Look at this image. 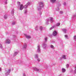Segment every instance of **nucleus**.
<instances>
[{
  "mask_svg": "<svg viewBox=\"0 0 76 76\" xmlns=\"http://www.w3.org/2000/svg\"><path fill=\"white\" fill-rule=\"evenodd\" d=\"M51 2H52V3H54V2H56V0H50Z\"/></svg>",
  "mask_w": 76,
  "mask_h": 76,
  "instance_id": "nucleus-7",
  "label": "nucleus"
},
{
  "mask_svg": "<svg viewBox=\"0 0 76 76\" xmlns=\"http://www.w3.org/2000/svg\"><path fill=\"white\" fill-rule=\"evenodd\" d=\"M23 9V5L21 4L20 6V9L21 10H22Z\"/></svg>",
  "mask_w": 76,
  "mask_h": 76,
  "instance_id": "nucleus-2",
  "label": "nucleus"
},
{
  "mask_svg": "<svg viewBox=\"0 0 76 76\" xmlns=\"http://www.w3.org/2000/svg\"><path fill=\"white\" fill-rule=\"evenodd\" d=\"M38 28V27H36V28Z\"/></svg>",
  "mask_w": 76,
  "mask_h": 76,
  "instance_id": "nucleus-28",
  "label": "nucleus"
},
{
  "mask_svg": "<svg viewBox=\"0 0 76 76\" xmlns=\"http://www.w3.org/2000/svg\"><path fill=\"white\" fill-rule=\"evenodd\" d=\"M63 31L65 32H66V29H63Z\"/></svg>",
  "mask_w": 76,
  "mask_h": 76,
  "instance_id": "nucleus-10",
  "label": "nucleus"
},
{
  "mask_svg": "<svg viewBox=\"0 0 76 76\" xmlns=\"http://www.w3.org/2000/svg\"><path fill=\"white\" fill-rule=\"evenodd\" d=\"M74 39H75V40H76V36H75L74 37Z\"/></svg>",
  "mask_w": 76,
  "mask_h": 76,
  "instance_id": "nucleus-17",
  "label": "nucleus"
},
{
  "mask_svg": "<svg viewBox=\"0 0 76 76\" xmlns=\"http://www.w3.org/2000/svg\"><path fill=\"white\" fill-rule=\"evenodd\" d=\"M65 37H66V38L67 37V35H65Z\"/></svg>",
  "mask_w": 76,
  "mask_h": 76,
  "instance_id": "nucleus-15",
  "label": "nucleus"
},
{
  "mask_svg": "<svg viewBox=\"0 0 76 76\" xmlns=\"http://www.w3.org/2000/svg\"><path fill=\"white\" fill-rule=\"evenodd\" d=\"M26 37L27 38H31L30 36L26 35Z\"/></svg>",
  "mask_w": 76,
  "mask_h": 76,
  "instance_id": "nucleus-4",
  "label": "nucleus"
},
{
  "mask_svg": "<svg viewBox=\"0 0 76 76\" xmlns=\"http://www.w3.org/2000/svg\"><path fill=\"white\" fill-rule=\"evenodd\" d=\"M36 71H38V70H39L38 69H36Z\"/></svg>",
  "mask_w": 76,
  "mask_h": 76,
  "instance_id": "nucleus-16",
  "label": "nucleus"
},
{
  "mask_svg": "<svg viewBox=\"0 0 76 76\" xmlns=\"http://www.w3.org/2000/svg\"><path fill=\"white\" fill-rule=\"evenodd\" d=\"M38 52H39L40 51V47L39 46H38Z\"/></svg>",
  "mask_w": 76,
  "mask_h": 76,
  "instance_id": "nucleus-5",
  "label": "nucleus"
},
{
  "mask_svg": "<svg viewBox=\"0 0 76 76\" xmlns=\"http://www.w3.org/2000/svg\"><path fill=\"white\" fill-rule=\"evenodd\" d=\"M62 72H65L66 71V70L65 69L63 68L62 69Z\"/></svg>",
  "mask_w": 76,
  "mask_h": 76,
  "instance_id": "nucleus-8",
  "label": "nucleus"
},
{
  "mask_svg": "<svg viewBox=\"0 0 76 76\" xmlns=\"http://www.w3.org/2000/svg\"><path fill=\"white\" fill-rule=\"evenodd\" d=\"M50 47L51 48H54V46L53 45H51Z\"/></svg>",
  "mask_w": 76,
  "mask_h": 76,
  "instance_id": "nucleus-13",
  "label": "nucleus"
},
{
  "mask_svg": "<svg viewBox=\"0 0 76 76\" xmlns=\"http://www.w3.org/2000/svg\"><path fill=\"white\" fill-rule=\"evenodd\" d=\"M40 29H41V30H42V27H40Z\"/></svg>",
  "mask_w": 76,
  "mask_h": 76,
  "instance_id": "nucleus-14",
  "label": "nucleus"
},
{
  "mask_svg": "<svg viewBox=\"0 0 76 76\" xmlns=\"http://www.w3.org/2000/svg\"><path fill=\"white\" fill-rule=\"evenodd\" d=\"M15 54H18V53L17 52L15 53Z\"/></svg>",
  "mask_w": 76,
  "mask_h": 76,
  "instance_id": "nucleus-23",
  "label": "nucleus"
},
{
  "mask_svg": "<svg viewBox=\"0 0 76 76\" xmlns=\"http://www.w3.org/2000/svg\"><path fill=\"white\" fill-rule=\"evenodd\" d=\"M5 19H7V17H4V18Z\"/></svg>",
  "mask_w": 76,
  "mask_h": 76,
  "instance_id": "nucleus-20",
  "label": "nucleus"
},
{
  "mask_svg": "<svg viewBox=\"0 0 76 76\" xmlns=\"http://www.w3.org/2000/svg\"><path fill=\"white\" fill-rule=\"evenodd\" d=\"M62 58L64 59H66V56L65 55H63L62 56Z\"/></svg>",
  "mask_w": 76,
  "mask_h": 76,
  "instance_id": "nucleus-6",
  "label": "nucleus"
},
{
  "mask_svg": "<svg viewBox=\"0 0 76 76\" xmlns=\"http://www.w3.org/2000/svg\"><path fill=\"white\" fill-rule=\"evenodd\" d=\"M37 60L38 61H40V60H39V59H38Z\"/></svg>",
  "mask_w": 76,
  "mask_h": 76,
  "instance_id": "nucleus-21",
  "label": "nucleus"
},
{
  "mask_svg": "<svg viewBox=\"0 0 76 76\" xmlns=\"http://www.w3.org/2000/svg\"><path fill=\"white\" fill-rule=\"evenodd\" d=\"M1 71V68H0V71Z\"/></svg>",
  "mask_w": 76,
  "mask_h": 76,
  "instance_id": "nucleus-22",
  "label": "nucleus"
},
{
  "mask_svg": "<svg viewBox=\"0 0 76 76\" xmlns=\"http://www.w3.org/2000/svg\"><path fill=\"white\" fill-rule=\"evenodd\" d=\"M24 7H25V8H26V7H27V5H25L24 6Z\"/></svg>",
  "mask_w": 76,
  "mask_h": 76,
  "instance_id": "nucleus-19",
  "label": "nucleus"
},
{
  "mask_svg": "<svg viewBox=\"0 0 76 76\" xmlns=\"http://www.w3.org/2000/svg\"><path fill=\"white\" fill-rule=\"evenodd\" d=\"M67 66H69V65L67 64Z\"/></svg>",
  "mask_w": 76,
  "mask_h": 76,
  "instance_id": "nucleus-25",
  "label": "nucleus"
},
{
  "mask_svg": "<svg viewBox=\"0 0 76 76\" xmlns=\"http://www.w3.org/2000/svg\"><path fill=\"white\" fill-rule=\"evenodd\" d=\"M6 75H8V74H7L6 73Z\"/></svg>",
  "mask_w": 76,
  "mask_h": 76,
  "instance_id": "nucleus-26",
  "label": "nucleus"
},
{
  "mask_svg": "<svg viewBox=\"0 0 76 76\" xmlns=\"http://www.w3.org/2000/svg\"><path fill=\"white\" fill-rule=\"evenodd\" d=\"M45 41H47V38H45Z\"/></svg>",
  "mask_w": 76,
  "mask_h": 76,
  "instance_id": "nucleus-18",
  "label": "nucleus"
},
{
  "mask_svg": "<svg viewBox=\"0 0 76 76\" xmlns=\"http://www.w3.org/2000/svg\"><path fill=\"white\" fill-rule=\"evenodd\" d=\"M40 4H42V3L41 2V3H40Z\"/></svg>",
  "mask_w": 76,
  "mask_h": 76,
  "instance_id": "nucleus-24",
  "label": "nucleus"
},
{
  "mask_svg": "<svg viewBox=\"0 0 76 76\" xmlns=\"http://www.w3.org/2000/svg\"><path fill=\"white\" fill-rule=\"evenodd\" d=\"M8 72H7V73L8 74H9V72H10V69H8Z\"/></svg>",
  "mask_w": 76,
  "mask_h": 76,
  "instance_id": "nucleus-11",
  "label": "nucleus"
},
{
  "mask_svg": "<svg viewBox=\"0 0 76 76\" xmlns=\"http://www.w3.org/2000/svg\"><path fill=\"white\" fill-rule=\"evenodd\" d=\"M7 44H10V40L9 39H7V42H6Z\"/></svg>",
  "mask_w": 76,
  "mask_h": 76,
  "instance_id": "nucleus-3",
  "label": "nucleus"
},
{
  "mask_svg": "<svg viewBox=\"0 0 76 76\" xmlns=\"http://www.w3.org/2000/svg\"><path fill=\"white\" fill-rule=\"evenodd\" d=\"M50 21H51V22H53V18H50Z\"/></svg>",
  "mask_w": 76,
  "mask_h": 76,
  "instance_id": "nucleus-12",
  "label": "nucleus"
},
{
  "mask_svg": "<svg viewBox=\"0 0 76 76\" xmlns=\"http://www.w3.org/2000/svg\"><path fill=\"white\" fill-rule=\"evenodd\" d=\"M50 29H52V28H51Z\"/></svg>",
  "mask_w": 76,
  "mask_h": 76,
  "instance_id": "nucleus-27",
  "label": "nucleus"
},
{
  "mask_svg": "<svg viewBox=\"0 0 76 76\" xmlns=\"http://www.w3.org/2000/svg\"><path fill=\"white\" fill-rule=\"evenodd\" d=\"M57 31H54L53 33V36H56L57 35Z\"/></svg>",
  "mask_w": 76,
  "mask_h": 76,
  "instance_id": "nucleus-1",
  "label": "nucleus"
},
{
  "mask_svg": "<svg viewBox=\"0 0 76 76\" xmlns=\"http://www.w3.org/2000/svg\"><path fill=\"white\" fill-rule=\"evenodd\" d=\"M60 25V23H57V24H56V26H59Z\"/></svg>",
  "mask_w": 76,
  "mask_h": 76,
  "instance_id": "nucleus-9",
  "label": "nucleus"
}]
</instances>
